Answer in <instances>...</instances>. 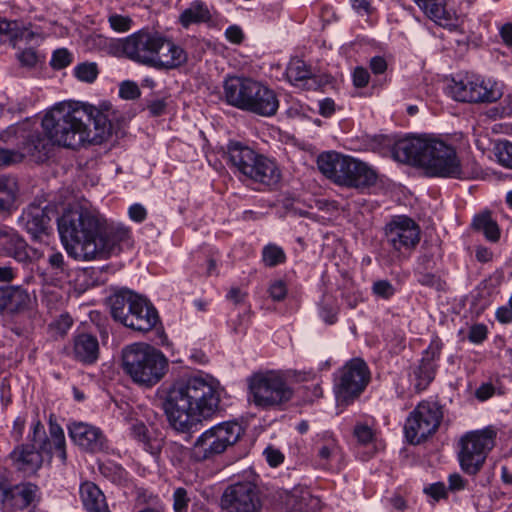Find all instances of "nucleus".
Wrapping results in <instances>:
<instances>
[{
    "label": "nucleus",
    "mask_w": 512,
    "mask_h": 512,
    "mask_svg": "<svg viewBox=\"0 0 512 512\" xmlns=\"http://www.w3.org/2000/svg\"><path fill=\"white\" fill-rule=\"evenodd\" d=\"M128 215L132 221L141 223L147 218V210L142 204L135 203L129 207Z\"/></svg>",
    "instance_id": "obj_56"
},
{
    "label": "nucleus",
    "mask_w": 512,
    "mask_h": 512,
    "mask_svg": "<svg viewBox=\"0 0 512 512\" xmlns=\"http://www.w3.org/2000/svg\"><path fill=\"white\" fill-rule=\"evenodd\" d=\"M21 134H25V131L20 125H11L0 132V140L5 143H13L21 138Z\"/></svg>",
    "instance_id": "obj_52"
},
{
    "label": "nucleus",
    "mask_w": 512,
    "mask_h": 512,
    "mask_svg": "<svg viewBox=\"0 0 512 512\" xmlns=\"http://www.w3.org/2000/svg\"><path fill=\"white\" fill-rule=\"evenodd\" d=\"M158 38V32L142 29L113 42L112 48L118 55H124L136 63L153 68Z\"/></svg>",
    "instance_id": "obj_15"
},
{
    "label": "nucleus",
    "mask_w": 512,
    "mask_h": 512,
    "mask_svg": "<svg viewBox=\"0 0 512 512\" xmlns=\"http://www.w3.org/2000/svg\"><path fill=\"white\" fill-rule=\"evenodd\" d=\"M447 94L458 102L493 103L502 97L499 84L477 74H460L447 85Z\"/></svg>",
    "instance_id": "obj_10"
},
{
    "label": "nucleus",
    "mask_w": 512,
    "mask_h": 512,
    "mask_svg": "<svg viewBox=\"0 0 512 512\" xmlns=\"http://www.w3.org/2000/svg\"><path fill=\"white\" fill-rule=\"evenodd\" d=\"M373 293L383 299H389L395 294V288L388 280H379L372 286Z\"/></svg>",
    "instance_id": "obj_49"
},
{
    "label": "nucleus",
    "mask_w": 512,
    "mask_h": 512,
    "mask_svg": "<svg viewBox=\"0 0 512 512\" xmlns=\"http://www.w3.org/2000/svg\"><path fill=\"white\" fill-rule=\"evenodd\" d=\"M443 419L442 407L433 400H423L410 412L404 425L409 443L416 445L433 435Z\"/></svg>",
    "instance_id": "obj_12"
},
{
    "label": "nucleus",
    "mask_w": 512,
    "mask_h": 512,
    "mask_svg": "<svg viewBox=\"0 0 512 512\" xmlns=\"http://www.w3.org/2000/svg\"><path fill=\"white\" fill-rule=\"evenodd\" d=\"M424 493L430 496L433 500L439 501L440 499L447 498V490L442 482H436L424 488Z\"/></svg>",
    "instance_id": "obj_53"
},
{
    "label": "nucleus",
    "mask_w": 512,
    "mask_h": 512,
    "mask_svg": "<svg viewBox=\"0 0 512 512\" xmlns=\"http://www.w3.org/2000/svg\"><path fill=\"white\" fill-rule=\"evenodd\" d=\"M495 149L498 162L504 167L512 168V143L508 141L499 142Z\"/></svg>",
    "instance_id": "obj_44"
},
{
    "label": "nucleus",
    "mask_w": 512,
    "mask_h": 512,
    "mask_svg": "<svg viewBox=\"0 0 512 512\" xmlns=\"http://www.w3.org/2000/svg\"><path fill=\"white\" fill-rule=\"evenodd\" d=\"M264 455L267 462L272 467L279 466L284 460V455L281 453V451L273 447L266 448L264 450Z\"/></svg>",
    "instance_id": "obj_57"
},
{
    "label": "nucleus",
    "mask_w": 512,
    "mask_h": 512,
    "mask_svg": "<svg viewBox=\"0 0 512 512\" xmlns=\"http://www.w3.org/2000/svg\"><path fill=\"white\" fill-rule=\"evenodd\" d=\"M497 432L492 427L466 433L460 440L459 461L462 470L470 475L482 468L488 453L495 446Z\"/></svg>",
    "instance_id": "obj_11"
},
{
    "label": "nucleus",
    "mask_w": 512,
    "mask_h": 512,
    "mask_svg": "<svg viewBox=\"0 0 512 512\" xmlns=\"http://www.w3.org/2000/svg\"><path fill=\"white\" fill-rule=\"evenodd\" d=\"M370 379L371 373L366 362L361 358H353L337 371L335 394L344 401L354 399L365 390Z\"/></svg>",
    "instance_id": "obj_14"
},
{
    "label": "nucleus",
    "mask_w": 512,
    "mask_h": 512,
    "mask_svg": "<svg viewBox=\"0 0 512 512\" xmlns=\"http://www.w3.org/2000/svg\"><path fill=\"white\" fill-rule=\"evenodd\" d=\"M37 491V485L30 482L16 485L1 484L0 497L2 506L5 510H23L34 501Z\"/></svg>",
    "instance_id": "obj_20"
},
{
    "label": "nucleus",
    "mask_w": 512,
    "mask_h": 512,
    "mask_svg": "<svg viewBox=\"0 0 512 512\" xmlns=\"http://www.w3.org/2000/svg\"><path fill=\"white\" fill-rule=\"evenodd\" d=\"M248 166L246 165V170L250 172L249 180L267 187H273L280 182L281 171L274 159L264 155L260 157L256 170L248 169Z\"/></svg>",
    "instance_id": "obj_30"
},
{
    "label": "nucleus",
    "mask_w": 512,
    "mask_h": 512,
    "mask_svg": "<svg viewBox=\"0 0 512 512\" xmlns=\"http://www.w3.org/2000/svg\"><path fill=\"white\" fill-rule=\"evenodd\" d=\"M0 35H7L14 48L18 45V40L22 38H29L32 34L20 27L17 21H8L0 17Z\"/></svg>",
    "instance_id": "obj_36"
},
{
    "label": "nucleus",
    "mask_w": 512,
    "mask_h": 512,
    "mask_svg": "<svg viewBox=\"0 0 512 512\" xmlns=\"http://www.w3.org/2000/svg\"><path fill=\"white\" fill-rule=\"evenodd\" d=\"M18 193L16 178L0 176V214H8L14 209Z\"/></svg>",
    "instance_id": "obj_34"
},
{
    "label": "nucleus",
    "mask_w": 512,
    "mask_h": 512,
    "mask_svg": "<svg viewBox=\"0 0 512 512\" xmlns=\"http://www.w3.org/2000/svg\"><path fill=\"white\" fill-rule=\"evenodd\" d=\"M385 239L390 251L399 256H407L420 241L419 225L405 215L395 216L385 226Z\"/></svg>",
    "instance_id": "obj_16"
},
{
    "label": "nucleus",
    "mask_w": 512,
    "mask_h": 512,
    "mask_svg": "<svg viewBox=\"0 0 512 512\" xmlns=\"http://www.w3.org/2000/svg\"><path fill=\"white\" fill-rule=\"evenodd\" d=\"M227 156L228 163L234 169V173H239L241 176L249 179L250 172L246 170V165H249L248 169L256 170L260 157L264 155L257 153L241 142L231 141L227 145Z\"/></svg>",
    "instance_id": "obj_22"
},
{
    "label": "nucleus",
    "mask_w": 512,
    "mask_h": 512,
    "mask_svg": "<svg viewBox=\"0 0 512 512\" xmlns=\"http://www.w3.org/2000/svg\"><path fill=\"white\" fill-rule=\"evenodd\" d=\"M211 20L212 15L208 6L200 0L192 1L179 16V22L184 28H188L192 24L207 23Z\"/></svg>",
    "instance_id": "obj_33"
},
{
    "label": "nucleus",
    "mask_w": 512,
    "mask_h": 512,
    "mask_svg": "<svg viewBox=\"0 0 512 512\" xmlns=\"http://www.w3.org/2000/svg\"><path fill=\"white\" fill-rule=\"evenodd\" d=\"M142 296L128 289H121L108 298V306L112 318L125 326L134 313Z\"/></svg>",
    "instance_id": "obj_25"
},
{
    "label": "nucleus",
    "mask_w": 512,
    "mask_h": 512,
    "mask_svg": "<svg viewBox=\"0 0 512 512\" xmlns=\"http://www.w3.org/2000/svg\"><path fill=\"white\" fill-rule=\"evenodd\" d=\"M132 436L143 443L145 446L148 444L147 428L143 423H136L131 427Z\"/></svg>",
    "instance_id": "obj_61"
},
{
    "label": "nucleus",
    "mask_w": 512,
    "mask_h": 512,
    "mask_svg": "<svg viewBox=\"0 0 512 512\" xmlns=\"http://www.w3.org/2000/svg\"><path fill=\"white\" fill-rule=\"evenodd\" d=\"M122 369L133 383L151 388L162 380L168 370L165 355L143 342L125 346L121 353Z\"/></svg>",
    "instance_id": "obj_6"
},
{
    "label": "nucleus",
    "mask_w": 512,
    "mask_h": 512,
    "mask_svg": "<svg viewBox=\"0 0 512 512\" xmlns=\"http://www.w3.org/2000/svg\"><path fill=\"white\" fill-rule=\"evenodd\" d=\"M14 467L25 475L36 473L43 463V457L32 444L16 447L10 454Z\"/></svg>",
    "instance_id": "obj_27"
},
{
    "label": "nucleus",
    "mask_w": 512,
    "mask_h": 512,
    "mask_svg": "<svg viewBox=\"0 0 512 512\" xmlns=\"http://www.w3.org/2000/svg\"><path fill=\"white\" fill-rule=\"evenodd\" d=\"M317 166L326 178L338 186L365 189L377 181L376 171L366 162L335 151L321 153Z\"/></svg>",
    "instance_id": "obj_7"
},
{
    "label": "nucleus",
    "mask_w": 512,
    "mask_h": 512,
    "mask_svg": "<svg viewBox=\"0 0 512 512\" xmlns=\"http://www.w3.org/2000/svg\"><path fill=\"white\" fill-rule=\"evenodd\" d=\"M110 27L118 33H124L131 29L133 20L129 16L112 13L108 16Z\"/></svg>",
    "instance_id": "obj_43"
},
{
    "label": "nucleus",
    "mask_w": 512,
    "mask_h": 512,
    "mask_svg": "<svg viewBox=\"0 0 512 512\" xmlns=\"http://www.w3.org/2000/svg\"><path fill=\"white\" fill-rule=\"evenodd\" d=\"M57 224L66 252L77 261L107 259L132 246L130 229L108 225L99 213L87 208L64 211Z\"/></svg>",
    "instance_id": "obj_1"
},
{
    "label": "nucleus",
    "mask_w": 512,
    "mask_h": 512,
    "mask_svg": "<svg viewBox=\"0 0 512 512\" xmlns=\"http://www.w3.org/2000/svg\"><path fill=\"white\" fill-rule=\"evenodd\" d=\"M395 160L423 169L429 177L475 178L481 169L475 166L468 171L462 164L453 145L435 137H411L397 141L392 149Z\"/></svg>",
    "instance_id": "obj_4"
},
{
    "label": "nucleus",
    "mask_w": 512,
    "mask_h": 512,
    "mask_svg": "<svg viewBox=\"0 0 512 512\" xmlns=\"http://www.w3.org/2000/svg\"><path fill=\"white\" fill-rule=\"evenodd\" d=\"M190 499L187 496V491L179 487L173 493V509L175 512H187Z\"/></svg>",
    "instance_id": "obj_48"
},
{
    "label": "nucleus",
    "mask_w": 512,
    "mask_h": 512,
    "mask_svg": "<svg viewBox=\"0 0 512 512\" xmlns=\"http://www.w3.org/2000/svg\"><path fill=\"white\" fill-rule=\"evenodd\" d=\"M287 292V284L282 279H276L271 281L268 287V294L273 301H283L287 296Z\"/></svg>",
    "instance_id": "obj_46"
},
{
    "label": "nucleus",
    "mask_w": 512,
    "mask_h": 512,
    "mask_svg": "<svg viewBox=\"0 0 512 512\" xmlns=\"http://www.w3.org/2000/svg\"><path fill=\"white\" fill-rule=\"evenodd\" d=\"M286 75L291 83L297 85L299 82L311 78L312 71L303 60L294 58L290 61L286 69Z\"/></svg>",
    "instance_id": "obj_37"
},
{
    "label": "nucleus",
    "mask_w": 512,
    "mask_h": 512,
    "mask_svg": "<svg viewBox=\"0 0 512 512\" xmlns=\"http://www.w3.org/2000/svg\"><path fill=\"white\" fill-rule=\"evenodd\" d=\"M50 220L47 206L43 207L39 204L31 203L23 209L18 223L36 239L47 233Z\"/></svg>",
    "instance_id": "obj_24"
},
{
    "label": "nucleus",
    "mask_w": 512,
    "mask_h": 512,
    "mask_svg": "<svg viewBox=\"0 0 512 512\" xmlns=\"http://www.w3.org/2000/svg\"><path fill=\"white\" fill-rule=\"evenodd\" d=\"M0 245L8 256L21 263L31 261L36 255V250L30 249L26 241L15 232L2 233Z\"/></svg>",
    "instance_id": "obj_29"
},
{
    "label": "nucleus",
    "mask_w": 512,
    "mask_h": 512,
    "mask_svg": "<svg viewBox=\"0 0 512 512\" xmlns=\"http://www.w3.org/2000/svg\"><path fill=\"white\" fill-rule=\"evenodd\" d=\"M262 258L267 266L273 267L285 261V253L279 246L270 244L264 247Z\"/></svg>",
    "instance_id": "obj_41"
},
{
    "label": "nucleus",
    "mask_w": 512,
    "mask_h": 512,
    "mask_svg": "<svg viewBox=\"0 0 512 512\" xmlns=\"http://www.w3.org/2000/svg\"><path fill=\"white\" fill-rule=\"evenodd\" d=\"M496 319L501 323H510L512 321V308L509 305L499 307L496 311Z\"/></svg>",
    "instance_id": "obj_64"
},
{
    "label": "nucleus",
    "mask_w": 512,
    "mask_h": 512,
    "mask_svg": "<svg viewBox=\"0 0 512 512\" xmlns=\"http://www.w3.org/2000/svg\"><path fill=\"white\" fill-rule=\"evenodd\" d=\"M31 441L34 443H40L42 449H45L46 447L47 439L45 435V429L39 420H36L33 423Z\"/></svg>",
    "instance_id": "obj_55"
},
{
    "label": "nucleus",
    "mask_w": 512,
    "mask_h": 512,
    "mask_svg": "<svg viewBox=\"0 0 512 512\" xmlns=\"http://www.w3.org/2000/svg\"><path fill=\"white\" fill-rule=\"evenodd\" d=\"M18 59L22 65L31 67L37 63L38 57L32 48H28L18 54Z\"/></svg>",
    "instance_id": "obj_60"
},
{
    "label": "nucleus",
    "mask_w": 512,
    "mask_h": 512,
    "mask_svg": "<svg viewBox=\"0 0 512 512\" xmlns=\"http://www.w3.org/2000/svg\"><path fill=\"white\" fill-rule=\"evenodd\" d=\"M225 37L227 41L232 44L239 45L243 42L245 35L242 28L239 25H230L225 30Z\"/></svg>",
    "instance_id": "obj_54"
},
{
    "label": "nucleus",
    "mask_w": 512,
    "mask_h": 512,
    "mask_svg": "<svg viewBox=\"0 0 512 512\" xmlns=\"http://www.w3.org/2000/svg\"><path fill=\"white\" fill-rule=\"evenodd\" d=\"M68 433L72 441L85 450L99 452L107 448V440L102 431L88 423L71 422Z\"/></svg>",
    "instance_id": "obj_21"
},
{
    "label": "nucleus",
    "mask_w": 512,
    "mask_h": 512,
    "mask_svg": "<svg viewBox=\"0 0 512 512\" xmlns=\"http://www.w3.org/2000/svg\"><path fill=\"white\" fill-rule=\"evenodd\" d=\"M72 356L85 365L94 364L99 357L98 339L87 333L76 335L72 344Z\"/></svg>",
    "instance_id": "obj_28"
},
{
    "label": "nucleus",
    "mask_w": 512,
    "mask_h": 512,
    "mask_svg": "<svg viewBox=\"0 0 512 512\" xmlns=\"http://www.w3.org/2000/svg\"><path fill=\"white\" fill-rule=\"evenodd\" d=\"M424 14L437 25L450 31H457L461 19L448 0H413Z\"/></svg>",
    "instance_id": "obj_19"
},
{
    "label": "nucleus",
    "mask_w": 512,
    "mask_h": 512,
    "mask_svg": "<svg viewBox=\"0 0 512 512\" xmlns=\"http://www.w3.org/2000/svg\"><path fill=\"white\" fill-rule=\"evenodd\" d=\"M223 93L227 104L260 116H273L279 108L275 92L252 78L226 77L223 82Z\"/></svg>",
    "instance_id": "obj_5"
},
{
    "label": "nucleus",
    "mask_w": 512,
    "mask_h": 512,
    "mask_svg": "<svg viewBox=\"0 0 512 512\" xmlns=\"http://www.w3.org/2000/svg\"><path fill=\"white\" fill-rule=\"evenodd\" d=\"M353 436L359 444L367 445L374 440L375 433L369 425L357 423L353 429Z\"/></svg>",
    "instance_id": "obj_45"
},
{
    "label": "nucleus",
    "mask_w": 512,
    "mask_h": 512,
    "mask_svg": "<svg viewBox=\"0 0 512 512\" xmlns=\"http://www.w3.org/2000/svg\"><path fill=\"white\" fill-rule=\"evenodd\" d=\"M242 427L236 422H223L202 432L190 449L195 462L214 460L233 446L241 437Z\"/></svg>",
    "instance_id": "obj_8"
},
{
    "label": "nucleus",
    "mask_w": 512,
    "mask_h": 512,
    "mask_svg": "<svg viewBox=\"0 0 512 512\" xmlns=\"http://www.w3.org/2000/svg\"><path fill=\"white\" fill-rule=\"evenodd\" d=\"M339 453V447L334 439L328 440L318 450V456L321 460L328 462L332 457Z\"/></svg>",
    "instance_id": "obj_50"
},
{
    "label": "nucleus",
    "mask_w": 512,
    "mask_h": 512,
    "mask_svg": "<svg viewBox=\"0 0 512 512\" xmlns=\"http://www.w3.org/2000/svg\"><path fill=\"white\" fill-rule=\"evenodd\" d=\"M119 95L126 100H134L140 96V89L136 83L124 81L119 89Z\"/></svg>",
    "instance_id": "obj_51"
},
{
    "label": "nucleus",
    "mask_w": 512,
    "mask_h": 512,
    "mask_svg": "<svg viewBox=\"0 0 512 512\" xmlns=\"http://www.w3.org/2000/svg\"><path fill=\"white\" fill-rule=\"evenodd\" d=\"M80 495L87 512H111L103 492L92 482L80 486Z\"/></svg>",
    "instance_id": "obj_32"
},
{
    "label": "nucleus",
    "mask_w": 512,
    "mask_h": 512,
    "mask_svg": "<svg viewBox=\"0 0 512 512\" xmlns=\"http://www.w3.org/2000/svg\"><path fill=\"white\" fill-rule=\"evenodd\" d=\"M353 9L359 15H370L372 13V6L369 0H351Z\"/></svg>",
    "instance_id": "obj_62"
},
{
    "label": "nucleus",
    "mask_w": 512,
    "mask_h": 512,
    "mask_svg": "<svg viewBox=\"0 0 512 512\" xmlns=\"http://www.w3.org/2000/svg\"><path fill=\"white\" fill-rule=\"evenodd\" d=\"M21 145L17 149L0 148V166L18 164L24 160L42 163L49 157L55 144L51 142L47 134L40 132L21 134Z\"/></svg>",
    "instance_id": "obj_13"
},
{
    "label": "nucleus",
    "mask_w": 512,
    "mask_h": 512,
    "mask_svg": "<svg viewBox=\"0 0 512 512\" xmlns=\"http://www.w3.org/2000/svg\"><path fill=\"white\" fill-rule=\"evenodd\" d=\"M72 62L71 53L65 49L56 50L51 58L50 64L54 69H63Z\"/></svg>",
    "instance_id": "obj_47"
},
{
    "label": "nucleus",
    "mask_w": 512,
    "mask_h": 512,
    "mask_svg": "<svg viewBox=\"0 0 512 512\" xmlns=\"http://www.w3.org/2000/svg\"><path fill=\"white\" fill-rule=\"evenodd\" d=\"M41 125L53 144L69 149L99 144L111 129L106 115L96 107L77 102L56 105L45 114Z\"/></svg>",
    "instance_id": "obj_3"
},
{
    "label": "nucleus",
    "mask_w": 512,
    "mask_h": 512,
    "mask_svg": "<svg viewBox=\"0 0 512 512\" xmlns=\"http://www.w3.org/2000/svg\"><path fill=\"white\" fill-rule=\"evenodd\" d=\"M248 400L261 409H271L288 402L293 390L275 371L256 373L248 379Z\"/></svg>",
    "instance_id": "obj_9"
},
{
    "label": "nucleus",
    "mask_w": 512,
    "mask_h": 512,
    "mask_svg": "<svg viewBox=\"0 0 512 512\" xmlns=\"http://www.w3.org/2000/svg\"><path fill=\"white\" fill-rule=\"evenodd\" d=\"M74 74L80 81L92 83L98 76L96 63H81L74 68Z\"/></svg>",
    "instance_id": "obj_42"
},
{
    "label": "nucleus",
    "mask_w": 512,
    "mask_h": 512,
    "mask_svg": "<svg viewBox=\"0 0 512 512\" xmlns=\"http://www.w3.org/2000/svg\"><path fill=\"white\" fill-rule=\"evenodd\" d=\"M218 382L210 376H191L174 382L165 392L162 409L169 425L188 433L219 409Z\"/></svg>",
    "instance_id": "obj_2"
},
{
    "label": "nucleus",
    "mask_w": 512,
    "mask_h": 512,
    "mask_svg": "<svg viewBox=\"0 0 512 512\" xmlns=\"http://www.w3.org/2000/svg\"><path fill=\"white\" fill-rule=\"evenodd\" d=\"M50 443L54 446L56 456L65 463L66 455V443L64 431L57 423L50 422L49 425Z\"/></svg>",
    "instance_id": "obj_38"
},
{
    "label": "nucleus",
    "mask_w": 512,
    "mask_h": 512,
    "mask_svg": "<svg viewBox=\"0 0 512 512\" xmlns=\"http://www.w3.org/2000/svg\"><path fill=\"white\" fill-rule=\"evenodd\" d=\"M442 346L440 339H432L429 346L424 350L419 364L413 368L410 381L416 392L424 391L434 380L437 370L436 362L440 359Z\"/></svg>",
    "instance_id": "obj_18"
},
{
    "label": "nucleus",
    "mask_w": 512,
    "mask_h": 512,
    "mask_svg": "<svg viewBox=\"0 0 512 512\" xmlns=\"http://www.w3.org/2000/svg\"><path fill=\"white\" fill-rule=\"evenodd\" d=\"M153 58V68L157 70H170L183 65L187 61V54L180 46L159 34Z\"/></svg>",
    "instance_id": "obj_23"
},
{
    "label": "nucleus",
    "mask_w": 512,
    "mask_h": 512,
    "mask_svg": "<svg viewBox=\"0 0 512 512\" xmlns=\"http://www.w3.org/2000/svg\"><path fill=\"white\" fill-rule=\"evenodd\" d=\"M29 293L18 286L0 288V312L14 313L28 307Z\"/></svg>",
    "instance_id": "obj_31"
},
{
    "label": "nucleus",
    "mask_w": 512,
    "mask_h": 512,
    "mask_svg": "<svg viewBox=\"0 0 512 512\" xmlns=\"http://www.w3.org/2000/svg\"><path fill=\"white\" fill-rule=\"evenodd\" d=\"M100 473L109 481L115 484H122L127 479V472L125 469L112 461H107L99 464Z\"/></svg>",
    "instance_id": "obj_39"
},
{
    "label": "nucleus",
    "mask_w": 512,
    "mask_h": 512,
    "mask_svg": "<svg viewBox=\"0 0 512 512\" xmlns=\"http://www.w3.org/2000/svg\"><path fill=\"white\" fill-rule=\"evenodd\" d=\"M370 79V75L367 69L363 67H357L353 72V83L358 88L365 87Z\"/></svg>",
    "instance_id": "obj_59"
},
{
    "label": "nucleus",
    "mask_w": 512,
    "mask_h": 512,
    "mask_svg": "<svg viewBox=\"0 0 512 512\" xmlns=\"http://www.w3.org/2000/svg\"><path fill=\"white\" fill-rule=\"evenodd\" d=\"M449 489L452 491L463 490L466 486V481L460 474H451L448 478Z\"/></svg>",
    "instance_id": "obj_63"
},
{
    "label": "nucleus",
    "mask_w": 512,
    "mask_h": 512,
    "mask_svg": "<svg viewBox=\"0 0 512 512\" xmlns=\"http://www.w3.org/2000/svg\"><path fill=\"white\" fill-rule=\"evenodd\" d=\"M160 322V318L156 308L146 298H141L138 305H136L134 313L131 314L130 319L125 324V327L146 333Z\"/></svg>",
    "instance_id": "obj_26"
},
{
    "label": "nucleus",
    "mask_w": 512,
    "mask_h": 512,
    "mask_svg": "<svg viewBox=\"0 0 512 512\" xmlns=\"http://www.w3.org/2000/svg\"><path fill=\"white\" fill-rule=\"evenodd\" d=\"M225 512H258L261 500L257 485L253 481H238L229 485L220 499Z\"/></svg>",
    "instance_id": "obj_17"
},
{
    "label": "nucleus",
    "mask_w": 512,
    "mask_h": 512,
    "mask_svg": "<svg viewBox=\"0 0 512 512\" xmlns=\"http://www.w3.org/2000/svg\"><path fill=\"white\" fill-rule=\"evenodd\" d=\"M468 337L473 343H481L487 337V327L483 324L472 326Z\"/></svg>",
    "instance_id": "obj_58"
},
{
    "label": "nucleus",
    "mask_w": 512,
    "mask_h": 512,
    "mask_svg": "<svg viewBox=\"0 0 512 512\" xmlns=\"http://www.w3.org/2000/svg\"><path fill=\"white\" fill-rule=\"evenodd\" d=\"M472 226L475 230L482 232L489 241L496 242L500 237L498 225L489 213L475 216Z\"/></svg>",
    "instance_id": "obj_35"
},
{
    "label": "nucleus",
    "mask_w": 512,
    "mask_h": 512,
    "mask_svg": "<svg viewBox=\"0 0 512 512\" xmlns=\"http://www.w3.org/2000/svg\"><path fill=\"white\" fill-rule=\"evenodd\" d=\"M47 254V263L51 272L60 277L68 275V265L64 255L55 248H49Z\"/></svg>",
    "instance_id": "obj_40"
}]
</instances>
